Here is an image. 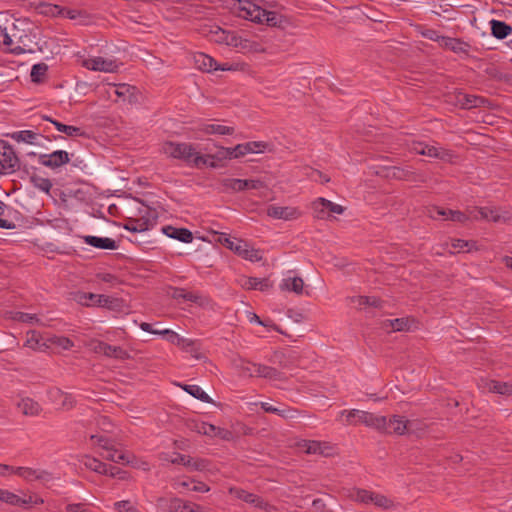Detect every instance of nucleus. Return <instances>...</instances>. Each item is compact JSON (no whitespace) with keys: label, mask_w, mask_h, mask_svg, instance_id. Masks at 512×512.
I'll list each match as a JSON object with an SVG mask.
<instances>
[{"label":"nucleus","mask_w":512,"mask_h":512,"mask_svg":"<svg viewBox=\"0 0 512 512\" xmlns=\"http://www.w3.org/2000/svg\"><path fill=\"white\" fill-rule=\"evenodd\" d=\"M188 427L199 434L207 435V436H213L216 431V426L213 424H209L206 422H199V421H190L188 423Z\"/></svg>","instance_id":"obj_47"},{"label":"nucleus","mask_w":512,"mask_h":512,"mask_svg":"<svg viewBox=\"0 0 512 512\" xmlns=\"http://www.w3.org/2000/svg\"><path fill=\"white\" fill-rule=\"evenodd\" d=\"M37 10L40 14L45 15V16L61 17V13L63 12V7H61L57 4L42 2L37 6Z\"/></svg>","instance_id":"obj_50"},{"label":"nucleus","mask_w":512,"mask_h":512,"mask_svg":"<svg viewBox=\"0 0 512 512\" xmlns=\"http://www.w3.org/2000/svg\"><path fill=\"white\" fill-rule=\"evenodd\" d=\"M61 17H65L71 20H80L81 22H84L88 18V14L84 10L69 9L63 7Z\"/></svg>","instance_id":"obj_55"},{"label":"nucleus","mask_w":512,"mask_h":512,"mask_svg":"<svg viewBox=\"0 0 512 512\" xmlns=\"http://www.w3.org/2000/svg\"><path fill=\"white\" fill-rule=\"evenodd\" d=\"M82 463L86 468L96 473L104 475L107 472V464L101 462L100 460L94 457L84 456Z\"/></svg>","instance_id":"obj_49"},{"label":"nucleus","mask_w":512,"mask_h":512,"mask_svg":"<svg viewBox=\"0 0 512 512\" xmlns=\"http://www.w3.org/2000/svg\"><path fill=\"white\" fill-rule=\"evenodd\" d=\"M229 492L237 499L249 503L254 507L267 509L268 504L264 502V500L256 494L250 493L241 488H230Z\"/></svg>","instance_id":"obj_24"},{"label":"nucleus","mask_w":512,"mask_h":512,"mask_svg":"<svg viewBox=\"0 0 512 512\" xmlns=\"http://www.w3.org/2000/svg\"><path fill=\"white\" fill-rule=\"evenodd\" d=\"M159 504L162 505L163 503H167V508L170 512H180L182 509V506H184V501L179 498H172L169 501H167L164 498H160L158 500Z\"/></svg>","instance_id":"obj_59"},{"label":"nucleus","mask_w":512,"mask_h":512,"mask_svg":"<svg viewBox=\"0 0 512 512\" xmlns=\"http://www.w3.org/2000/svg\"><path fill=\"white\" fill-rule=\"evenodd\" d=\"M244 179L223 178L219 181V190L223 193L244 191Z\"/></svg>","instance_id":"obj_35"},{"label":"nucleus","mask_w":512,"mask_h":512,"mask_svg":"<svg viewBox=\"0 0 512 512\" xmlns=\"http://www.w3.org/2000/svg\"><path fill=\"white\" fill-rule=\"evenodd\" d=\"M96 294L77 291L72 293V299L83 306H94L96 300Z\"/></svg>","instance_id":"obj_53"},{"label":"nucleus","mask_w":512,"mask_h":512,"mask_svg":"<svg viewBox=\"0 0 512 512\" xmlns=\"http://www.w3.org/2000/svg\"><path fill=\"white\" fill-rule=\"evenodd\" d=\"M234 9L239 17L270 27H283L287 22L281 14L265 9L253 0H239Z\"/></svg>","instance_id":"obj_1"},{"label":"nucleus","mask_w":512,"mask_h":512,"mask_svg":"<svg viewBox=\"0 0 512 512\" xmlns=\"http://www.w3.org/2000/svg\"><path fill=\"white\" fill-rule=\"evenodd\" d=\"M10 137L17 142H24L32 145H41L44 137L30 130H21L13 132Z\"/></svg>","instance_id":"obj_31"},{"label":"nucleus","mask_w":512,"mask_h":512,"mask_svg":"<svg viewBox=\"0 0 512 512\" xmlns=\"http://www.w3.org/2000/svg\"><path fill=\"white\" fill-rule=\"evenodd\" d=\"M171 298L175 300H184L193 303L203 304V298L197 292L186 291L183 288H172L170 293Z\"/></svg>","instance_id":"obj_34"},{"label":"nucleus","mask_w":512,"mask_h":512,"mask_svg":"<svg viewBox=\"0 0 512 512\" xmlns=\"http://www.w3.org/2000/svg\"><path fill=\"white\" fill-rule=\"evenodd\" d=\"M82 238H83L84 243H86L87 245H90L92 247L98 248V249L115 250L118 247L116 244V241L111 238H108V237L103 238V237L86 235V236H83Z\"/></svg>","instance_id":"obj_29"},{"label":"nucleus","mask_w":512,"mask_h":512,"mask_svg":"<svg viewBox=\"0 0 512 512\" xmlns=\"http://www.w3.org/2000/svg\"><path fill=\"white\" fill-rule=\"evenodd\" d=\"M105 349V356L112 357L116 359H126L128 358L127 352L122 349L120 346H112L107 344V346H104Z\"/></svg>","instance_id":"obj_57"},{"label":"nucleus","mask_w":512,"mask_h":512,"mask_svg":"<svg viewBox=\"0 0 512 512\" xmlns=\"http://www.w3.org/2000/svg\"><path fill=\"white\" fill-rule=\"evenodd\" d=\"M16 321L25 322V323H34L39 322V319L36 314L24 313V312H15L12 317Z\"/></svg>","instance_id":"obj_63"},{"label":"nucleus","mask_w":512,"mask_h":512,"mask_svg":"<svg viewBox=\"0 0 512 512\" xmlns=\"http://www.w3.org/2000/svg\"><path fill=\"white\" fill-rule=\"evenodd\" d=\"M261 408L265 411V412H268V413H273V414H277L285 419H291V418H294L295 417V410L293 409H290V408H285V409H279L267 402H262L261 403Z\"/></svg>","instance_id":"obj_51"},{"label":"nucleus","mask_w":512,"mask_h":512,"mask_svg":"<svg viewBox=\"0 0 512 512\" xmlns=\"http://www.w3.org/2000/svg\"><path fill=\"white\" fill-rule=\"evenodd\" d=\"M382 328L391 331H407L409 330L408 318H396L383 321Z\"/></svg>","instance_id":"obj_45"},{"label":"nucleus","mask_w":512,"mask_h":512,"mask_svg":"<svg viewBox=\"0 0 512 512\" xmlns=\"http://www.w3.org/2000/svg\"><path fill=\"white\" fill-rule=\"evenodd\" d=\"M299 447L307 454H318L324 457H328L333 454V447L327 442L303 440L299 443Z\"/></svg>","instance_id":"obj_20"},{"label":"nucleus","mask_w":512,"mask_h":512,"mask_svg":"<svg viewBox=\"0 0 512 512\" xmlns=\"http://www.w3.org/2000/svg\"><path fill=\"white\" fill-rule=\"evenodd\" d=\"M428 214L432 219H439L442 217L444 220H450L462 224L469 221V216L466 211L462 212L459 210L444 209L438 206L431 207L428 210Z\"/></svg>","instance_id":"obj_14"},{"label":"nucleus","mask_w":512,"mask_h":512,"mask_svg":"<svg viewBox=\"0 0 512 512\" xmlns=\"http://www.w3.org/2000/svg\"><path fill=\"white\" fill-rule=\"evenodd\" d=\"M460 101H461V104L459 107L461 109H467V110L472 109V108L482 107L488 102L487 99H485L481 96L466 94L464 92H462V95H460Z\"/></svg>","instance_id":"obj_38"},{"label":"nucleus","mask_w":512,"mask_h":512,"mask_svg":"<svg viewBox=\"0 0 512 512\" xmlns=\"http://www.w3.org/2000/svg\"><path fill=\"white\" fill-rule=\"evenodd\" d=\"M162 231L170 238L177 239L184 243H190L193 240V234L186 228H177L171 225L164 226Z\"/></svg>","instance_id":"obj_30"},{"label":"nucleus","mask_w":512,"mask_h":512,"mask_svg":"<svg viewBox=\"0 0 512 512\" xmlns=\"http://www.w3.org/2000/svg\"><path fill=\"white\" fill-rule=\"evenodd\" d=\"M233 366L238 370L241 376L260 377L273 381H283L287 379L282 372L274 367L254 363L241 357L233 360Z\"/></svg>","instance_id":"obj_2"},{"label":"nucleus","mask_w":512,"mask_h":512,"mask_svg":"<svg viewBox=\"0 0 512 512\" xmlns=\"http://www.w3.org/2000/svg\"><path fill=\"white\" fill-rule=\"evenodd\" d=\"M15 38V45L10 48V52L15 55L25 54V53H34L35 49L33 47V40L29 34L19 35Z\"/></svg>","instance_id":"obj_25"},{"label":"nucleus","mask_w":512,"mask_h":512,"mask_svg":"<svg viewBox=\"0 0 512 512\" xmlns=\"http://www.w3.org/2000/svg\"><path fill=\"white\" fill-rule=\"evenodd\" d=\"M115 94L118 98L130 104L136 103L138 101L136 87L129 84H119L115 89Z\"/></svg>","instance_id":"obj_32"},{"label":"nucleus","mask_w":512,"mask_h":512,"mask_svg":"<svg viewBox=\"0 0 512 512\" xmlns=\"http://www.w3.org/2000/svg\"><path fill=\"white\" fill-rule=\"evenodd\" d=\"M488 212L487 217L483 220L495 223H506L512 220V215L508 211H502L496 207H484Z\"/></svg>","instance_id":"obj_42"},{"label":"nucleus","mask_w":512,"mask_h":512,"mask_svg":"<svg viewBox=\"0 0 512 512\" xmlns=\"http://www.w3.org/2000/svg\"><path fill=\"white\" fill-rule=\"evenodd\" d=\"M70 161L68 152L64 150H57L51 154H40L38 162L48 168L57 169Z\"/></svg>","instance_id":"obj_17"},{"label":"nucleus","mask_w":512,"mask_h":512,"mask_svg":"<svg viewBox=\"0 0 512 512\" xmlns=\"http://www.w3.org/2000/svg\"><path fill=\"white\" fill-rule=\"evenodd\" d=\"M48 71V66L45 63H38L32 66L31 69V80L32 82L39 83L42 80V77L46 75Z\"/></svg>","instance_id":"obj_56"},{"label":"nucleus","mask_w":512,"mask_h":512,"mask_svg":"<svg viewBox=\"0 0 512 512\" xmlns=\"http://www.w3.org/2000/svg\"><path fill=\"white\" fill-rule=\"evenodd\" d=\"M156 221V210L146 206L139 210L138 218H128L123 227L134 233L144 232L152 228L156 224Z\"/></svg>","instance_id":"obj_6"},{"label":"nucleus","mask_w":512,"mask_h":512,"mask_svg":"<svg viewBox=\"0 0 512 512\" xmlns=\"http://www.w3.org/2000/svg\"><path fill=\"white\" fill-rule=\"evenodd\" d=\"M410 150L416 154L436 158L444 162H453L455 158L453 151L425 142H413L410 146Z\"/></svg>","instance_id":"obj_7"},{"label":"nucleus","mask_w":512,"mask_h":512,"mask_svg":"<svg viewBox=\"0 0 512 512\" xmlns=\"http://www.w3.org/2000/svg\"><path fill=\"white\" fill-rule=\"evenodd\" d=\"M266 212L271 218L285 221L295 220L301 216V211L292 206L269 205Z\"/></svg>","instance_id":"obj_18"},{"label":"nucleus","mask_w":512,"mask_h":512,"mask_svg":"<svg viewBox=\"0 0 512 512\" xmlns=\"http://www.w3.org/2000/svg\"><path fill=\"white\" fill-rule=\"evenodd\" d=\"M30 182L35 188L45 193H49L52 188V183L48 178H44L35 172L30 175Z\"/></svg>","instance_id":"obj_52"},{"label":"nucleus","mask_w":512,"mask_h":512,"mask_svg":"<svg viewBox=\"0 0 512 512\" xmlns=\"http://www.w3.org/2000/svg\"><path fill=\"white\" fill-rule=\"evenodd\" d=\"M244 183H245V185H243L244 191L250 190V189L261 190V189L267 188L265 182H263L260 179H244Z\"/></svg>","instance_id":"obj_64"},{"label":"nucleus","mask_w":512,"mask_h":512,"mask_svg":"<svg viewBox=\"0 0 512 512\" xmlns=\"http://www.w3.org/2000/svg\"><path fill=\"white\" fill-rule=\"evenodd\" d=\"M25 346L29 347L33 350L44 351L47 348V345L42 342L41 335L37 331H29L27 332V339L25 341Z\"/></svg>","instance_id":"obj_46"},{"label":"nucleus","mask_w":512,"mask_h":512,"mask_svg":"<svg viewBox=\"0 0 512 512\" xmlns=\"http://www.w3.org/2000/svg\"><path fill=\"white\" fill-rule=\"evenodd\" d=\"M194 62L197 68L204 72L217 71V61L207 54L197 53Z\"/></svg>","instance_id":"obj_36"},{"label":"nucleus","mask_w":512,"mask_h":512,"mask_svg":"<svg viewBox=\"0 0 512 512\" xmlns=\"http://www.w3.org/2000/svg\"><path fill=\"white\" fill-rule=\"evenodd\" d=\"M173 464H181L190 471H203L207 468V461L204 459H194L188 455L174 453L170 459Z\"/></svg>","instance_id":"obj_21"},{"label":"nucleus","mask_w":512,"mask_h":512,"mask_svg":"<svg viewBox=\"0 0 512 512\" xmlns=\"http://www.w3.org/2000/svg\"><path fill=\"white\" fill-rule=\"evenodd\" d=\"M415 422L405 419L400 415H393L390 418L385 417L384 428L377 431L386 434H396L398 436L405 435L408 431H413Z\"/></svg>","instance_id":"obj_9"},{"label":"nucleus","mask_w":512,"mask_h":512,"mask_svg":"<svg viewBox=\"0 0 512 512\" xmlns=\"http://www.w3.org/2000/svg\"><path fill=\"white\" fill-rule=\"evenodd\" d=\"M48 397L52 403L63 411H69L76 405V400L72 394L64 392L57 387H53L48 391Z\"/></svg>","instance_id":"obj_16"},{"label":"nucleus","mask_w":512,"mask_h":512,"mask_svg":"<svg viewBox=\"0 0 512 512\" xmlns=\"http://www.w3.org/2000/svg\"><path fill=\"white\" fill-rule=\"evenodd\" d=\"M351 498L357 502L364 504L372 503L376 507L384 510L391 509L394 507V503L391 499L383 494L375 493L366 489H356L352 494Z\"/></svg>","instance_id":"obj_8"},{"label":"nucleus","mask_w":512,"mask_h":512,"mask_svg":"<svg viewBox=\"0 0 512 512\" xmlns=\"http://www.w3.org/2000/svg\"><path fill=\"white\" fill-rule=\"evenodd\" d=\"M275 358L278 360L279 366L283 369L292 370L294 367L299 366V356L295 351L280 354L276 353Z\"/></svg>","instance_id":"obj_37"},{"label":"nucleus","mask_w":512,"mask_h":512,"mask_svg":"<svg viewBox=\"0 0 512 512\" xmlns=\"http://www.w3.org/2000/svg\"><path fill=\"white\" fill-rule=\"evenodd\" d=\"M114 509L117 512H139L137 507L129 500L115 502Z\"/></svg>","instance_id":"obj_61"},{"label":"nucleus","mask_w":512,"mask_h":512,"mask_svg":"<svg viewBox=\"0 0 512 512\" xmlns=\"http://www.w3.org/2000/svg\"><path fill=\"white\" fill-rule=\"evenodd\" d=\"M217 241L245 260L259 262L263 258L260 250L251 247L247 242L241 239H231L225 233L219 234Z\"/></svg>","instance_id":"obj_3"},{"label":"nucleus","mask_w":512,"mask_h":512,"mask_svg":"<svg viewBox=\"0 0 512 512\" xmlns=\"http://www.w3.org/2000/svg\"><path fill=\"white\" fill-rule=\"evenodd\" d=\"M192 166L196 167V168H201L204 166L216 168V167H218V164H217L216 160H212V157L210 154L201 155L197 152L196 156L193 159Z\"/></svg>","instance_id":"obj_54"},{"label":"nucleus","mask_w":512,"mask_h":512,"mask_svg":"<svg viewBox=\"0 0 512 512\" xmlns=\"http://www.w3.org/2000/svg\"><path fill=\"white\" fill-rule=\"evenodd\" d=\"M43 119L51 122L59 132H62L67 136L78 137L84 135V132L79 127L63 124L57 120L51 119L48 116H44Z\"/></svg>","instance_id":"obj_44"},{"label":"nucleus","mask_w":512,"mask_h":512,"mask_svg":"<svg viewBox=\"0 0 512 512\" xmlns=\"http://www.w3.org/2000/svg\"><path fill=\"white\" fill-rule=\"evenodd\" d=\"M481 382V387L486 389L488 392L505 396L512 395V383L497 380H482Z\"/></svg>","instance_id":"obj_26"},{"label":"nucleus","mask_w":512,"mask_h":512,"mask_svg":"<svg viewBox=\"0 0 512 512\" xmlns=\"http://www.w3.org/2000/svg\"><path fill=\"white\" fill-rule=\"evenodd\" d=\"M314 217L317 219H327L330 213L342 214L345 208L339 204H335L325 198H318L312 203Z\"/></svg>","instance_id":"obj_11"},{"label":"nucleus","mask_w":512,"mask_h":512,"mask_svg":"<svg viewBox=\"0 0 512 512\" xmlns=\"http://www.w3.org/2000/svg\"><path fill=\"white\" fill-rule=\"evenodd\" d=\"M474 246H475V242L474 241H466V240H462V239H454L451 242V248L454 249V250H458V251H461V250H464V249H466L467 251H471Z\"/></svg>","instance_id":"obj_62"},{"label":"nucleus","mask_w":512,"mask_h":512,"mask_svg":"<svg viewBox=\"0 0 512 512\" xmlns=\"http://www.w3.org/2000/svg\"><path fill=\"white\" fill-rule=\"evenodd\" d=\"M491 34L497 39H505L512 33V27L500 20H491Z\"/></svg>","instance_id":"obj_41"},{"label":"nucleus","mask_w":512,"mask_h":512,"mask_svg":"<svg viewBox=\"0 0 512 512\" xmlns=\"http://www.w3.org/2000/svg\"><path fill=\"white\" fill-rule=\"evenodd\" d=\"M0 501L13 506H29V505H40L44 503V500L38 496H24L20 497L8 490L0 489Z\"/></svg>","instance_id":"obj_12"},{"label":"nucleus","mask_w":512,"mask_h":512,"mask_svg":"<svg viewBox=\"0 0 512 512\" xmlns=\"http://www.w3.org/2000/svg\"><path fill=\"white\" fill-rule=\"evenodd\" d=\"M181 388L184 391H186L188 394H190L191 396H193L194 398H196L202 402L212 403V399L198 385L185 384V385H181Z\"/></svg>","instance_id":"obj_48"},{"label":"nucleus","mask_w":512,"mask_h":512,"mask_svg":"<svg viewBox=\"0 0 512 512\" xmlns=\"http://www.w3.org/2000/svg\"><path fill=\"white\" fill-rule=\"evenodd\" d=\"M386 177L405 181L424 182V177L409 166L404 168L391 167L387 169Z\"/></svg>","instance_id":"obj_19"},{"label":"nucleus","mask_w":512,"mask_h":512,"mask_svg":"<svg viewBox=\"0 0 512 512\" xmlns=\"http://www.w3.org/2000/svg\"><path fill=\"white\" fill-rule=\"evenodd\" d=\"M90 440L93 442L94 445L99 446L104 451L113 444L112 440L104 434H92L90 436Z\"/></svg>","instance_id":"obj_58"},{"label":"nucleus","mask_w":512,"mask_h":512,"mask_svg":"<svg viewBox=\"0 0 512 512\" xmlns=\"http://www.w3.org/2000/svg\"><path fill=\"white\" fill-rule=\"evenodd\" d=\"M162 151L168 157L179 159L185 163L192 165L196 156V148L191 143L167 141L162 145Z\"/></svg>","instance_id":"obj_5"},{"label":"nucleus","mask_w":512,"mask_h":512,"mask_svg":"<svg viewBox=\"0 0 512 512\" xmlns=\"http://www.w3.org/2000/svg\"><path fill=\"white\" fill-rule=\"evenodd\" d=\"M280 288L299 295L303 293L304 281L301 277H287L283 279Z\"/></svg>","instance_id":"obj_43"},{"label":"nucleus","mask_w":512,"mask_h":512,"mask_svg":"<svg viewBox=\"0 0 512 512\" xmlns=\"http://www.w3.org/2000/svg\"><path fill=\"white\" fill-rule=\"evenodd\" d=\"M13 473L20 476L28 482L40 481L42 483H48L53 480L52 473L43 469H34L30 467H16Z\"/></svg>","instance_id":"obj_15"},{"label":"nucleus","mask_w":512,"mask_h":512,"mask_svg":"<svg viewBox=\"0 0 512 512\" xmlns=\"http://www.w3.org/2000/svg\"><path fill=\"white\" fill-rule=\"evenodd\" d=\"M83 66L89 70L100 71L105 73L117 72L119 64L116 60L104 57H90L83 61Z\"/></svg>","instance_id":"obj_13"},{"label":"nucleus","mask_w":512,"mask_h":512,"mask_svg":"<svg viewBox=\"0 0 512 512\" xmlns=\"http://www.w3.org/2000/svg\"><path fill=\"white\" fill-rule=\"evenodd\" d=\"M440 46L458 54H468L470 50V45L467 42L446 36L440 39Z\"/></svg>","instance_id":"obj_28"},{"label":"nucleus","mask_w":512,"mask_h":512,"mask_svg":"<svg viewBox=\"0 0 512 512\" xmlns=\"http://www.w3.org/2000/svg\"><path fill=\"white\" fill-rule=\"evenodd\" d=\"M349 301L354 307L358 309L366 306L381 308L383 303L379 298L375 296H353L349 298Z\"/></svg>","instance_id":"obj_39"},{"label":"nucleus","mask_w":512,"mask_h":512,"mask_svg":"<svg viewBox=\"0 0 512 512\" xmlns=\"http://www.w3.org/2000/svg\"><path fill=\"white\" fill-rule=\"evenodd\" d=\"M16 407L24 416L28 417H37L43 411L40 403L30 397H20L16 403Z\"/></svg>","instance_id":"obj_23"},{"label":"nucleus","mask_w":512,"mask_h":512,"mask_svg":"<svg viewBox=\"0 0 512 512\" xmlns=\"http://www.w3.org/2000/svg\"><path fill=\"white\" fill-rule=\"evenodd\" d=\"M469 220H483L487 217V210L483 207H468L466 209Z\"/></svg>","instance_id":"obj_60"},{"label":"nucleus","mask_w":512,"mask_h":512,"mask_svg":"<svg viewBox=\"0 0 512 512\" xmlns=\"http://www.w3.org/2000/svg\"><path fill=\"white\" fill-rule=\"evenodd\" d=\"M196 131L204 133L206 135H233L235 128L233 126H227L218 122H203L200 123Z\"/></svg>","instance_id":"obj_22"},{"label":"nucleus","mask_w":512,"mask_h":512,"mask_svg":"<svg viewBox=\"0 0 512 512\" xmlns=\"http://www.w3.org/2000/svg\"><path fill=\"white\" fill-rule=\"evenodd\" d=\"M20 160L16 156L12 146L0 140V173L13 172L19 167Z\"/></svg>","instance_id":"obj_10"},{"label":"nucleus","mask_w":512,"mask_h":512,"mask_svg":"<svg viewBox=\"0 0 512 512\" xmlns=\"http://www.w3.org/2000/svg\"><path fill=\"white\" fill-rule=\"evenodd\" d=\"M100 455L108 461H112L115 463L129 464V455L125 452L115 449L113 444L105 450V453H100Z\"/></svg>","instance_id":"obj_40"},{"label":"nucleus","mask_w":512,"mask_h":512,"mask_svg":"<svg viewBox=\"0 0 512 512\" xmlns=\"http://www.w3.org/2000/svg\"><path fill=\"white\" fill-rule=\"evenodd\" d=\"M226 45L232 46L235 48H239L242 50H254L257 51V44L243 39L241 36L237 35L235 32L228 31V39Z\"/></svg>","instance_id":"obj_33"},{"label":"nucleus","mask_w":512,"mask_h":512,"mask_svg":"<svg viewBox=\"0 0 512 512\" xmlns=\"http://www.w3.org/2000/svg\"><path fill=\"white\" fill-rule=\"evenodd\" d=\"M239 284L246 290L266 291L272 287V284L266 278L246 277L239 279Z\"/></svg>","instance_id":"obj_27"},{"label":"nucleus","mask_w":512,"mask_h":512,"mask_svg":"<svg viewBox=\"0 0 512 512\" xmlns=\"http://www.w3.org/2000/svg\"><path fill=\"white\" fill-rule=\"evenodd\" d=\"M341 415L346 416V424L347 425H357L359 423L364 424L367 427L373 429H381L384 428L385 425V416L375 415L370 412L360 411L357 409L352 410H344L341 412Z\"/></svg>","instance_id":"obj_4"}]
</instances>
